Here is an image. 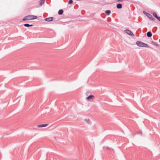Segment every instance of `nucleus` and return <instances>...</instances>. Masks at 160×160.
Wrapping results in <instances>:
<instances>
[{"label":"nucleus","instance_id":"1","mask_svg":"<svg viewBox=\"0 0 160 160\" xmlns=\"http://www.w3.org/2000/svg\"><path fill=\"white\" fill-rule=\"evenodd\" d=\"M37 18V17L33 15H28L22 19L23 21L26 20H30L36 19Z\"/></svg>","mask_w":160,"mask_h":160},{"label":"nucleus","instance_id":"2","mask_svg":"<svg viewBox=\"0 0 160 160\" xmlns=\"http://www.w3.org/2000/svg\"><path fill=\"white\" fill-rule=\"evenodd\" d=\"M143 13L146 15L151 20L154 21L155 20V18L153 17V16L150 13L147 12L145 11H143Z\"/></svg>","mask_w":160,"mask_h":160},{"label":"nucleus","instance_id":"3","mask_svg":"<svg viewBox=\"0 0 160 160\" xmlns=\"http://www.w3.org/2000/svg\"><path fill=\"white\" fill-rule=\"evenodd\" d=\"M124 32L127 34L132 37H133L134 36V35L133 33L132 32L128 29H126L125 30H124Z\"/></svg>","mask_w":160,"mask_h":160},{"label":"nucleus","instance_id":"4","mask_svg":"<svg viewBox=\"0 0 160 160\" xmlns=\"http://www.w3.org/2000/svg\"><path fill=\"white\" fill-rule=\"evenodd\" d=\"M141 47H144L145 48H149V46L148 45L144 43V42L141 41Z\"/></svg>","mask_w":160,"mask_h":160},{"label":"nucleus","instance_id":"5","mask_svg":"<svg viewBox=\"0 0 160 160\" xmlns=\"http://www.w3.org/2000/svg\"><path fill=\"white\" fill-rule=\"evenodd\" d=\"M54 18L52 17L47 18L45 19V20L47 22H50L53 20Z\"/></svg>","mask_w":160,"mask_h":160},{"label":"nucleus","instance_id":"6","mask_svg":"<svg viewBox=\"0 0 160 160\" xmlns=\"http://www.w3.org/2000/svg\"><path fill=\"white\" fill-rule=\"evenodd\" d=\"M122 8V5L121 3H119L117 4L116 8L117 9H121Z\"/></svg>","mask_w":160,"mask_h":160},{"label":"nucleus","instance_id":"7","mask_svg":"<svg viewBox=\"0 0 160 160\" xmlns=\"http://www.w3.org/2000/svg\"><path fill=\"white\" fill-rule=\"evenodd\" d=\"M48 125V124H39L38 125V127L39 128H42V127H46Z\"/></svg>","mask_w":160,"mask_h":160},{"label":"nucleus","instance_id":"8","mask_svg":"<svg viewBox=\"0 0 160 160\" xmlns=\"http://www.w3.org/2000/svg\"><path fill=\"white\" fill-rule=\"evenodd\" d=\"M93 97H94L93 95H90L88 96L86 98V99L87 100L89 101L90 99H92Z\"/></svg>","mask_w":160,"mask_h":160},{"label":"nucleus","instance_id":"9","mask_svg":"<svg viewBox=\"0 0 160 160\" xmlns=\"http://www.w3.org/2000/svg\"><path fill=\"white\" fill-rule=\"evenodd\" d=\"M63 13V10L62 9H60L58 11V14L59 15H61Z\"/></svg>","mask_w":160,"mask_h":160},{"label":"nucleus","instance_id":"10","mask_svg":"<svg viewBox=\"0 0 160 160\" xmlns=\"http://www.w3.org/2000/svg\"><path fill=\"white\" fill-rule=\"evenodd\" d=\"M147 35L148 38H150L152 36V34L151 32L149 31L147 32Z\"/></svg>","mask_w":160,"mask_h":160},{"label":"nucleus","instance_id":"11","mask_svg":"<svg viewBox=\"0 0 160 160\" xmlns=\"http://www.w3.org/2000/svg\"><path fill=\"white\" fill-rule=\"evenodd\" d=\"M25 27H31L33 26V24H29L28 23H25L23 25Z\"/></svg>","mask_w":160,"mask_h":160},{"label":"nucleus","instance_id":"12","mask_svg":"<svg viewBox=\"0 0 160 160\" xmlns=\"http://www.w3.org/2000/svg\"><path fill=\"white\" fill-rule=\"evenodd\" d=\"M111 12L110 10H107L105 11V14L107 15H109L111 13Z\"/></svg>","mask_w":160,"mask_h":160},{"label":"nucleus","instance_id":"13","mask_svg":"<svg viewBox=\"0 0 160 160\" xmlns=\"http://www.w3.org/2000/svg\"><path fill=\"white\" fill-rule=\"evenodd\" d=\"M152 14L153 15V16L155 18H156L157 19L159 17L157 14V13L154 12H153V13H152Z\"/></svg>","mask_w":160,"mask_h":160},{"label":"nucleus","instance_id":"14","mask_svg":"<svg viewBox=\"0 0 160 160\" xmlns=\"http://www.w3.org/2000/svg\"><path fill=\"white\" fill-rule=\"evenodd\" d=\"M151 43L153 44V45H155L156 46H159V45L156 42H154V41H152L151 42Z\"/></svg>","mask_w":160,"mask_h":160},{"label":"nucleus","instance_id":"15","mask_svg":"<svg viewBox=\"0 0 160 160\" xmlns=\"http://www.w3.org/2000/svg\"><path fill=\"white\" fill-rule=\"evenodd\" d=\"M45 0H40V5L42 6V5L44 3Z\"/></svg>","mask_w":160,"mask_h":160},{"label":"nucleus","instance_id":"16","mask_svg":"<svg viewBox=\"0 0 160 160\" xmlns=\"http://www.w3.org/2000/svg\"><path fill=\"white\" fill-rule=\"evenodd\" d=\"M84 121H86L88 124H90V120L89 119H84Z\"/></svg>","mask_w":160,"mask_h":160},{"label":"nucleus","instance_id":"17","mask_svg":"<svg viewBox=\"0 0 160 160\" xmlns=\"http://www.w3.org/2000/svg\"><path fill=\"white\" fill-rule=\"evenodd\" d=\"M73 2L72 0H69L68 2V4H71Z\"/></svg>","mask_w":160,"mask_h":160},{"label":"nucleus","instance_id":"18","mask_svg":"<svg viewBox=\"0 0 160 160\" xmlns=\"http://www.w3.org/2000/svg\"><path fill=\"white\" fill-rule=\"evenodd\" d=\"M137 45L139 47H140V41H138L136 42Z\"/></svg>","mask_w":160,"mask_h":160},{"label":"nucleus","instance_id":"19","mask_svg":"<svg viewBox=\"0 0 160 160\" xmlns=\"http://www.w3.org/2000/svg\"><path fill=\"white\" fill-rule=\"evenodd\" d=\"M123 0H115V2H120L122 1Z\"/></svg>","mask_w":160,"mask_h":160},{"label":"nucleus","instance_id":"20","mask_svg":"<svg viewBox=\"0 0 160 160\" xmlns=\"http://www.w3.org/2000/svg\"><path fill=\"white\" fill-rule=\"evenodd\" d=\"M158 20L160 22V17H159L157 18Z\"/></svg>","mask_w":160,"mask_h":160},{"label":"nucleus","instance_id":"21","mask_svg":"<svg viewBox=\"0 0 160 160\" xmlns=\"http://www.w3.org/2000/svg\"><path fill=\"white\" fill-rule=\"evenodd\" d=\"M142 134V132L141 131V135Z\"/></svg>","mask_w":160,"mask_h":160}]
</instances>
